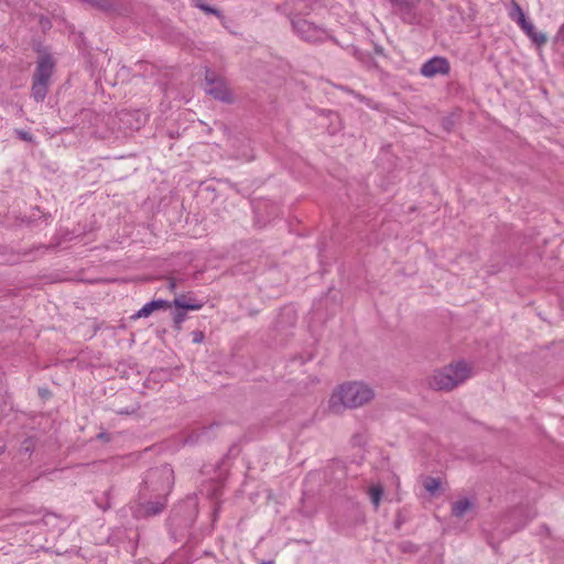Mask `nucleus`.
<instances>
[{
	"label": "nucleus",
	"mask_w": 564,
	"mask_h": 564,
	"mask_svg": "<svg viewBox=\"0 0 564 564\" xmlns=\"http://www.w3.org/2000/svg\"><path fill=\"white\" fill-rule=\"evenodd\" d=\"M375 397L373 390L362 382L341 384L330 397L329 409L339 413L343 409H355L370 402Z\"/></svg>",
	"instance_id": "f257e3e1"
},
{
	"label": "nucleus",
	"mask_w": 564,
	"mask_h": 564,
	"mask_svg": "<svg viewBox=\"0 0 564 564\" xmlns=\"http://www.w3.org/2000/svg\"><path fill=\"white\" fill-rule=\"evenodd\" d=\"M471 376V367L465 361L452 362L436 369L429 378V387L436 391H452Z\"/></svg>",
	"instance_id": "f03ea898"
},
{
	"label": "nucleus",
	"mask_w": 564,
	"mask_h": 564,
	"mask_svg": "<svg viewBox=\"0 0 564 564\" xmlns=\"http://www.w3.org/2000/svg\"><path fill=\"white\" fill-rule=\"evenodd\" d=\"M173 470L169 466H162L151 469L144 479V485L148 489L158 492L167 494L171 489V479Z\"/></svg>",
	"instance_id": "7ed1b4c3"
},
{
	"label": "nucleus",
	"mask_w": 564,
	"mask_h": 564,
	"mask_svg": "<svg viewBox=\"0 0 564 564\" xmlns=\"http://www.w3.org/2000/svg\"><path fill=\"white\" fill-rule=\"evenodd\" d=\"M206 93L224 102H231V93L223 77L217 73L206 69L205 73Z\"/></svg>",
	"instance_id": "20e7f679"
},
{
	"label": "nucleus",
	"mask_w": 564,
	"mask_h": 564,
	"mask_svg": "<svg viewBox=\"0 0 564 564\" xmlns=\"http://www.w3.org/2000/svg\"><path fill=\"white\" fill-rule=\"evenodd\" d=\"M292 25L299 36H301L306 42L317 43L323 42L328 37L326 30L303 18L293 19Z\"/></svg>",
	"instance_id": "39448f33"
},
{
	"label": "nucleus",
	"mask_w": 564,
	"mask_h": 564,
	"mask_svg": "<svg viewBox=\"0 0 564 564\" xmlns=\"http://www.w3.org/2000/svg\"><path fill=\"white\" fill-rule=\"evenodd\" d=\"M55 62L48 54H43L39 57L36 68L33 74V80L48 84L53 75Z\"/></svg>",
	"instance_id": "423d86ee"
},
{
	"label": "nucleus",
	"mask_w": 564,
	"mask_h": 564,
	"mask_svg": "<svg viewBox=\"0 0 564 564\" xmlns=\"http://www.w3.org/2000/svg\"><path fill=\"white\" fill-rule=\"evenodd\" d=\"M449 63L445 57H433L425 62L421 67V74L424 77H434L436 75H446L449 73Z\"/></svg>",
	"instance_id": "0eeeda50"
},
{
	"label": "nucleus",
	"mask_w": 564,
	"mask_h": 564,
	"mask_svg": "<svg viewBox=\"0 0 564 564\" xmlns=\"http://www.w3.org/2000/svg\"><path fill=\"white\" fill-rule=\"evenodd\" d=\"M523 32L531 39L536 46H542L547 42V37L544 33L538 32L534 25L525 19L524 14H521V26Z\"/></svg>",
	"instance_id": "6e6552de"
},
{
	"label": "nucleus",
	"mask_w": 564,
	"mask_h": 564,
	"mask_svg": "<svg viewBox=\"0 0 564 564\" xmlns=\"http://www.w3.org/2000/svg\"><path fill=\"white\" fill-rule=\"evenodd\" d=\"M172 304L169 301L165 300H153L145 305L141 310H139L132 318H141V317H148L150 316L154 311L161 310V308H170Z\"/></svg>",
	"instance_id": "1a4fd4ad"
},
{
	"label": "nucleus",
	"mask_w": 564,
	"mask_h": 564,
	"mask_svg": "<svg viewBox=\"0 0 564 564\" xmlns=\"http://www.w3.org/2000/svg\"><path fill=\"white\" fill-rule=\"evenodd\" d=\"M178 310H191V311H197L203 307L202 302H197L195 300H192L186 294H181L177 297L174 299L173 303H171Z\"/></svg>",
	"instance_id": "9d476101"
},
{
	"label": "nucleus",
	"mask_w": 564,
	"mask_h": 564,
	"mask_svg": "<svg viewBox=\"0 0 564 564\" xmlns=\"http://www.w3.org/2000/svg\"><path fill=\"white\" fill-rule=\"evenodd\" d=\"M473 503L469 499L464 498L455 501L452 506V514L456 518H463L467 511L471 510Z\"/></svg>",
	"instance_id": "9b49d317"
},
{
	"label": "nucleus",
	"mask_w": 564,
	"mask_h": 564,
	"mask_svg": "<svg viewBox=\"0 0 564 564\" xmlns=\"http://www.w3.org/2000/svg\"><path fill=\"white\" fill-rule=\"evenodd\" d=\"M48 84L40 83V82H32V96L35 99L36 102H42L48 91Z\"/></svg>",
	"instance_id": "f8f14e48"
},
{
	"label": "nucleus",
	"mask_w": 564,
	"mask_h": 564,
	"mask_svg": "<svg viewBox=\"0 0 564 564\" xmlns=\"http://www.w3.org/2000/svg\"><path fill=\"white\" fill-rule=\"evenodd\" d=\"M165 506H166L165 500L164 501H148L147 503H144L142 506V509L144 511V516L153 517V516L161 513L164 510Z\"/></svg>",
	"instance_id": "ddd939ff"
},
{
	"label": "nucleus",
	"mask_w": 564,
	"mask_h": 564,
	"mask_svg": "<svg viewBox=\"0 0 564 564\" xmlns=\"http://www.w3.org/2000/svg\"><path fill=\"white\" fill-rule=\"evenodd\" d=\"M382 495H383V488L381 485H373L369 488V496H370L371 502L376 509L380 505Z\"/></svg>",
	"instance_id": "4468645a"
},
{
	"label": "nucleus",
	"mask_w": 564,
	"mask_h": 564,
	"mask_svg": "<svg viewBox=\"0 0 564 564\" xmlns=\"http://www.w3.org/2000/svg\"><path fill=\"white\" fill-rule=\"evenodd\" d=\"M440 486L441 481L438 478L426 477L423 481L424 489L431 495H434L438 490Z\"/></svg>",
	"instance_id": "2eb2a0df"
},
{
	"label": "nucleus",
	"mask_w": 564,
	"mask_h": 564,
	"mask_svg": "<svg viewBox=\"0 0 564 564\" xmlns=\"http://www.w3.org/2000/svg\"><path fill=\"white\" fill-rule=\"evenodd\" d=\"M193 2L196 8L200 9L202 11H204L207 14H214L218 18L221 17V12L218 9L204 3L202 0H193Z\"/></svg>",
	"instance_id": "dca6fc26"
},
{
	"label": "nucleus",
	"mask_w": 564,
	"mask_h": 564,
	"mask_svg": "<svg viewBox=\"0 0 564 564\" xmlns=\"http://www.w3.org/2000/svg\"><path fill=\"white\" fill-rule=\"evenodd\" d=\"M512 3V10L510 12V18L514 20L521 26V14H524L521 7L514 1L510 0Z\"/></svg>",
	"instance_id": "f3484780"
},
{
	"label": "nucleus",
	"mask_w": 564,
	"mask_h": 564,
	"mask_svg": "<svg viewBox=\"0 0 564 564\" xmlns=\"http://www.w3.org/2000/svg\"><path fill=\"white\" fill-rule=\"evenodd\" d=\"M186 310H178L173 314V323L174 327L180 330L182 328L183 322L186 319Z\"/></svg>",
	"instance_id": "a211bd4d"
},
{
	"label": "nucleus",
	"mask_w": 564,
	"mask_h": 564,
	"mask_svg": "<svg viewBox=\"0 0 564 564\" xmlns=\"http://www.w3.org/2000/svg\"><path fill=\"white\" fill-rule=\"evenodd\" d=\"M420 0H393L392 3L398 6L401 10H411L417 6Z\"/></svg>",
	"instance_id": "6ab92c4d"
},
{
	"label": "nucleus",
	"mask_w": 564,
	"mask_h": 564,
	"mask_svg": "<svg viewBox=\"0 0 564 564\" xmlns=\"http://www.w3.org/2000/svg\"><path fill=\"white\" fill-rule=\"evenodd\" d=\"M14 133L22 141L33 142V135L30 132H28V131H24V130H21V129H15Z\"/></svg>",
	"instance_id": "aec40b11"
},
{
	"label": "nucleus",
	"mask_w": 564,
	"mask_h": 564,
	"mask_svg": "<svg viewBox=\"0 0 564 564\" xmlns=\"http://www.w3.org/2000/svg\"><path fill=\"white\" fill-rule=\"evenodd\" d=\"M165 280L167 281V289L171 292H175L177 288V280L174 276H166Z\"/></svg>",
	"instance_id": "412c9836"
},
{
	"label": "nucleus",
	"mask_w": 564,
	"mask_h": 564,
	"mask_svg": "<svg viewBox=\"0 0 564 564\" xmlns=\"http://www.w3.org/2000/svg\"><path fill=\"white\" fill-rule=\"evenodd\" d=\"M400 550L402 552H415L417 549L414 544H412L411 542H402L400 544Z\"/></svg>",
	"instance_id": "4be33fe9"
},
{
	"label": "nucleus",
	"mask_w": 564,
	"mask_h": 564,
	"mask_svg": "<svg viewBox=\"0 0 564 564\" xmlns=\"http://www.w3.org/2000/svg\"><path fill=\"white\" fill-rule=\"evenodd\" d=\"M138 410H139V406H132V408L120 409L117 411V413L120 415H130V414L137 413Z\"/></svg>",
	"instance_id": "5701e85b"
},
{
	"label": "nucleus",
	"mask_w": 564,
	"mask_h": 564,
	"mask_svg": "<svg viewBox=\"0 0 564 564\" xmlns=\"http://www.w3.org/2000/svg\"><path fill=\"white\" fill-rule=\"evenodd\" d=\"M192 335H193V341L195 344L202 343L204 340V338H205L204 333L200 332V330H195V332L192 333Z\"/></svg>",
	"instance_id": "b1692460"
},
{
	"label": "nucleus",
	"mask_w": 564,
	"mask_h": 564,
	"mask_svg": "<svg viewBox=\"0 0 564 564\" xmlns=\"http://www.w3.org/2000/svg\"><path fill=\"white\" fill-rule=\"evenodd\" d=\"M556 39L561 40L564 43V23L560 26Z\"/></svg>",
	"instance_id": "393cba45"
},
{
	"label": "nucleus",
	"mask_w": 564,
	"mask_h": 564,
	"mask_svg": "<svg viewBox=\"0 0 564 564\" xmlns=\"http://www.w3.org/2000/svg\"><path fill=\"white\" fill-rule=\"evenodd\" d=\"M97 437H98L99 440H104V441H109V440H110L109 434H107V433H105V432L99 433V434L97 435Z\"/></svg>",
	"instance_id": "a878e982"
},
{
	"label": "nucleus",
	"mask_w": 564,
	"mask_h": 564,
	"mask_svg": "<svg viewBox=\"0 0 564 564\" xmlns=\"http://www.w3.org/2000/svg\"><path fill=\"white\" fill-rule=\"evenodd\" d=\"M176 280H177V285H178V284H181V283H183V281H184V279H183V278H176Z\"/></svg>",
	"instance_id": "bb28decb"
},
{
	"label": "nucleus",
	"mask_w": 564,
	"mask_h": 564,
	"mask_svg": "<svg viewBox=\"0 0 564 564\" xmlns=\"http://www.w3.org/2000/svg\"><path fill=\"white\" fill-rule=\"evenodd\" d=\"M390 1L392 2L393 0H390Z\"/></svg>",
	"instance_id": "cd10ccee"
}]
</instances>
